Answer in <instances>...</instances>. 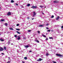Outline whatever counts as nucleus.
Instances as JSON below:
<instances>
[{
	"mask_svg": "<svg viewBox=\"0 0 63 63\" xmlns=\"http://www.w3.org/2000/svg\"><path fill=\"white\" fill-rule=\"evenodd\" d=\"M31 8L32 9H35V8H37V6H32Z\"/></svg>",
	"mask_w": 63,
	"mask_h": 63,
	"instance_id": "nucleus-1",
	"label": "nucleus"
},
{
	"mask_svg": "<svg viewBox=\"0 0 63 63\" xmlns=\"http://www.w3.org/2000/svg\"><path fill=\"white\" fill-rule=\"evenodd\" d=\"M56 55L57 56H59V57H62V55L60 54H57Z\"/></svg>",
	"mask_w": 63,
	"mask_h": 63,
	"instance_id": "nucleus-2",
	"label": "nucleus"
},
{
	"mask_svg": "<svg viewBox=\"0 0 63 63\" xmlns=\"http://www.w3.org/2000/svg\"><path fill=\"white\" fill-rule=\"evenodd\" d=\"M43 59L41 58H40L39 60H37V61H40L41 60H42Z\"/></svg>",
	"mask_w": 63,
	"mask_h": 63,
	"instance_id": "nucleus-3",
	"label": "nucleus"
},
{
	"mask_svg": "<svg viewBox=\"0 0 63 63\" xmlns=\"http://www.w3.org/2000/svg\"><path fill=\"white\" fill-rule=\"evenodd\" d=\"M11 15V12H9L7 14V15L8 16H10V15Z\"/></svg>",
	"mask_w": 63,
	"mask_h": 63,
	"instance_id": "nucleus-4",
	"label": "nucleus"
},
{
	"mask_svg": "<svg viewBox=\"0 0 63 63\" xmlns=\"http://www.w3.org/2000/svg\"><path fill=\"white\" fill-rule=\"evenodd\" d=\"M24 47H25V48H28L29 47V45H27V46H24Z\"/></svg>",
	"mask_w": 63,
	"mask_h": 63,
	"instance_id": "nucleus-5",
	"label": "nucleus"
},
{
	"mask_svg": "<svg viewBox=\"0 0 63 63\" xmlns=\"http://www.w3.org/2000/svg\"><path fill=\"white\" fill-rule=\"evenodd\" d=\"M36 15V12H33V16H35Z\"/></svg>",
	"mask_w": 63,
	"mask_h": 63,
	"instance_id": "nucleus-6",
	"label": "nucleus"
},
{
	"mask_svg": "<svg viewBox=\"0 0 63 63\" xmlns=\"http://www.w3.org/2000/svg\"><path fill=\"white\" fill-rule=\"evenodd\" d=\"M0 51H2V50H3V48L2 47H1L0 48Z\"/></svg>",
	"mask_w": 63,
	"mask_h": 63,
	"instance_id": "nucleus-7",
	"label": "nucleus"
},
{
	"mask_svg": "<svg viewBox=\"0 0 63 63\" xmlns=\"http://www.w3.org/2000/svg\"><path fill=\"white\" fill-rule=\"evenodd\" d=\"M53 2L54 3H57L58 2L57 1H53Z\"/></svg>",
	"mask_w": 63,
	"mask_h": 63,
	"instance_id": "nucleus-8",
	"label": "nucleus"
},
{
	"mask_svg": "<svg viewBox=\"0 0 63 63\" xmlns=\"http://www.w3.org/2000/svg\"><path fill=\"white\" fill-rule=\"evenodd\" d=\"M44 26V25H39V27H43V26Z\"/></svg>",
	"mask_w": 63,
	"mask_h": 63,
	"instance_id": "nucleus-9",
	"label": "nucleus"
},
{
	"mask_svg": "<svg viewBox=\"0 0 63 63\" xmlns=\"http://www.w3.org/2000/svg\"><path fill=\"white\" fill-rule=\"evenodd\" d=\"M30 6V4L29 3L27 5H26L27 7H29V6Z\"/></svg>",
	"mask_w": 63,
	"mask_h": 63,
	"instance_id": "nucleus-10",
	"label": "nucleus"
},
{
	"mask_svg": "<svg viewBox=\"0 0 63 63\" xmlns=\"http://www.w3.org/2000/svg\"><path fill=\"white\" fill-rule=\"evenodd\" d=\"M9 29L10 30H14V29L12 28H9Z\"/></svg>",
	"mask_w": 63,
	"mask_h": 63,
	"instance_id": "nucleus-11",
	"label": "nucleus"
},
{
	"mask_svg": "<svg viewBox=\"0 0 63 63\" xmlns=\"http://www.w3.org/2000/svg\"><path fill=\"white\" fill-rule=\"evenodd\" d=\"M24 59L25 60H27V57H24Z\"/></svg>",
	"mask_w": 63,
	"mask_h": 63,
	"instance_id": "nucleus-12",
	"label": "nucleus"
},
{
	"mask_svg": "<svg viewBox=\"0 0 63 63\" xmlns=\"http://www.w3.org/2000/svg\"><path fill=\"white\" fill-rule=\"evenodd\" d=\"M35 42H37V43H39V41L37 40H36L35 41Z\"/></svg>",
	"mask_w": 63,
	"mask_h": 63,
	"instance_id": "nucleus-13",
	"label": "nucleus"
},
{
	"mask_svg": "<svg viewBox=\"0 0 63 63\" xmlns=\"http://www.w3.org/2000/svg\"><path fill=\"white\" fill-rule=\"evenodd\" d=\"M16 32L17 33H18V34H20V33L19 32H18V31H17Z\"/></svg>",
	"mask_w": 63,
	"mask_h": 63,
	"instance_id": "nucleus-14",
	"label": "nucleus"
},
{
	"mask_svg": "<svg viewBox=\"0 0 63 63\" xmlns=\"http://www.w3.org/2000/svg\"><path fill=\"white\" fill-rule=\"evenodd\" d=\"M59 17L58 16L56 18L57 20H58L59 19Z\"/></svg>",
	"mask_w": 63,
	"mask_h": 63,
	"instance_id": "nucleus-15",
	"label": "nucleus"
},
{
	"mask_svg": "<svg viewBox=\"0 0 63 63\" xmlns=\"http://www.w3.org/2000/svg\"><path fill=\"white\" fill-rule=\"evenodd\" d=\"M5 21V20L4 19H1V21Z\"/></svg>",
	"mask_w": 63,
	"mask_h": 63,
	"instance_id": "nucleus-16",
	"label": "nucleus"
},
{
	"mask_svg": "<svg viewBox=\"0 0 63 63\" xmlns=\"http://www.w3.org/2000/svg\"><path fill=\"white\" fill-rule=\"evenodd\" d=\"M20 39V36L19 37H18V38H17V40H19V39Z\"/></svg>",
	"mask_w": 63,
	"mask_h": 63,
	"instance_id": "nucleus-17",
	"label": "nucleus"
},
{
	"mask_svg": "<svg viewBox=\"0 0 63 63\" xmlns=\"http://www.w3.org/2000/svg\"><path fill=\"white\" fill-rule=\"evenodd\" d=\"M48 55H49V54H48V53H46V55L47 56H48Z\"/></svg>",
	"mask_w": 63,
	"mask_h": 63,
	"instance_id": "nucleus-18",
	"label": "nucleus"
},
{
	"mask_svg": "<svg viewBox=\"0 0 63 63\" xmlns=\"http://www.w3.org/2000/svg\"><path fill=\"white\" fill-rule=\"evenodd\" d=\"M14 0H11V3H14Z\"/></svg>",
	"mask_w": 63,
	"mask_h": 63,
	"instance_id": "nucleus-19",
	"label": "nucleus"
},
{
	"mask_svg": "<svg viewBox=\"0 0 63 63\" xmlns=\"http://www.w3.org/2000/svg\"><path fill=\"white\" fill-rule=\"evenodd\" d=\"M16 30H18V31H19L20 30V29H16Z\"/></svg>",
	"mask_w": 63,
	"mask_h": 63,
	"instance_id": "nucleus-20",
	"label": "nucleus"
},
{
	"mask_svg": "<svg viewBox=\"0 0 63 63\" xmlns=\"http://www.w3.org/2000/svg\"><path fill=\"white\" fill-rule=\"evenodd\" d=\"M54 17V16L53 15H52V16L51 17V18H53Z\"/></svg>",
	"mask_w": 63,
	"mask_h": 63,
	"instance_id": "nucleus-21",
	"label": "nucleus"
},
{
	"mask_svg": "<svg viewBox=\"0 0 63 63\" xmlns=\"http://www.w3.org/2000/svg\"><path fill=\"white\" fill-rule=\"evenodd\" d=\"M4 49L6 50V47H4Z\"/></svg>",
	"mask_w": 63,
	"mask_h": 63,
	"instance_id": "nucleus-22",
	"label": "nucleus"
},
{
	"mask_svg": "<svg viewBox=\"0 0 63 63\" xmlns=\"http://www.w3.org/2000/svg\"><path fill=\"white\" fill-rule=\"evenodd\" d=\"M40 7L41 8H43V6H40Z\"/></svg>",
	"mask_w": 63,
	"mask_h": 63,
	"instance_id": "nucleus-23",
	"label": "nucleus"
},
{
	"mask_svg": "<svg viewBox=\"0 0 63 63\" xmlns=\"http://www.w3.org/2000/svg\"><path fill=\"white\" fill-rule=\"evenodd\" d=\"M50 32V30H47V32Z\"/></svg>",
	"mask_w": 63,
	"mask_h": 63,
	"instance_id": "nucleus-24",
	"label": "nucleus"
},
{
	"mask_svg": "<svg viewBox=\"0 0 63 63\" xmlns=\"http://www.w3.org/2000/svg\"><path fill=\"white\" fill-rule=\"evenodd\" d=\"M0 41H2V42H3V41H4V40L3 39H1Z\"/></svg>",
	"mask_w": 63,
	"mask_h": 63,
	"instance_id": "nucleus-25",
	"label": "nucleus"
},
{
	"mask_svg": "<svg viewBox=\"0 0 63 63\" xmlns=\"http://www.w3.org/2000/svg\"><path fill=\"white\" fill-rule=\"evenodd\" d=\"M37 32L38 33H39V34H40V32L39 31H38Z\"/></svg>",
	"mask_w": 63,
	"mask_h": 63,
	"instance_id": "nucleus-26",
	"label": "nucleus"
},
{
	"mask_svg": "<svg viewBox=\"0 0 63 63\" xmlns=\"http://www.w3.org/2000/svg\"><path fill=\"white\" fill-rule=\"evenodd\" d=\"M43 37H46V35H43Z\"/></svg>",
	"mask_w": 63,
	"mask_h": 63,
	"instance_id": "nucleus-27",
	"label": "nucleus"
},
{
	"mask_svg": "<svg viewBox=\"0 0 63 63\" xmlns=\"http://www.w3.org/2000/svg\"><path fill=\"white\" fill-rule=\"evenodd\" d=\"M52 62L53 63H56V62H54V61H53Z\"/></svg>",
	"mask_w": 63,
	"mask_h": 63,
	"instance_id": "nucleus-28",
	"label": "nucleus"
},
{
	"mask_svg": "<svg viewBox=\"0 0 63 63\" xmlns=\"http://www.w3.org/2000/svg\"><path fill=\"white\" fill-rule=\"evenodd\" d=\"M19 24H17L16 26H19Z\"/></svg>",
	"mask_w": 63,
	"mask_h": 63,
	"instance_id": "nucleus-29",
	"label": "nucleus"
},
{
	"mask_svg": "<svg viewBox=\"0 0 63 63\" xmlns=\"http://www.w3.org/2000/svg\"><path fill=\"white\" fill-rule=\"evenodd\" d=\"M28 31L29 32H30V31H31V30H29Z\"/></svg>",
	"mask_w": 63,
	"mask_h": 63,
	"instance_id": "nucleus-30",
	"label": "nucleus"
},
{
	"mask_svg": "<svg viewBox=\"0 0 63 63\" xmlns=\"http://www.w3.org/2000/svg\"><path fill=\"white\" fill-rule=\"evenodd\" d=\"M17 36H16V35H14V37H16Z\"/></svg>",
	"mask_w": 63,
	"mask_h": 63,
	"instance_id": "nucleus-31",
	"label": "nucleus"
},
{
	"mask_svg": "<svg viewBox=\"0 0 63 63\" xmlns=\"http://www.w3.org/2000/svg\"><path fill=\"white\" fill-rule=\"evenodd\" d=\"M6 26L8 25V24L7 23L5 24Z\"/></svg>",
	"mask_w": 63,
	"mask_h": 63,
	"instance_id": "nucleus-32",
	"label": "nucleus"
},
{
	"mask_svg": "<svg viewBox=\"0 0 63 63\" xmlns=\"http://www.w3.org/2000/svg\"><path fill=\"white\" fill-rule=\"evenodd\" d=\"M46 29H47V30H48V28L47 27L46 28Z\"/></svg>",
	"mask_w": 63,
	"mask_h": 63,
	"instance_id": "nucleus-33",
	"label": "nucleus"
},
{
	"mask_svg": "<svg viewBox=\"0 0 63 63\" xmlns=\"http://www.w3.org/2000/svg\"><path fill=\"white\" fill-rule=\"evenodd\" d=\"M16 6H18V4L17 3H16Z\"/></svg>",
	"mask_w": 63,
	"mask_h": 63,
	"instance_id": "nucleus-34",
	"label": "nucleus"
},
{
	"mask_svg": "<svg viewBox=\"0 0 63 63\" xmlns=\"http://www.w3.org/2000/svg\"><path fill=\"white\" fill-rule=\"evenodd\" d=\"M7 63H10V62L8 61Z\"/></svg>",
	"mask_w": 63,
	"mask_h": 63,
	"instance_id": "nucleus-35",
	"label": "nucleus"
},
{
	"mask_svg": "<svg viewBox=\"0 0 63 63\" xmlns=\"http://www.w3.org/2000/svg\"><path fill=\"white\" fill-rule=\"evenodd\" d=\"M49 39H52V37H49Z\"/></svg>",
	"mask_w": 63,
	"mask_h": 63,
	"instance_id": "nucleus-36",
	"label": "nucleus"
},
{
	"mask_svg": "<svg viewBox=\"0 0 63 63\" xmlns=\"http://www.w3.org/2000/svg\"><path fill=\"white\" fill-rule=\"evenodd\" d=\"M48 40V39H47V38L46 39V41H47Z\"/></svg>",
	"mask_w": 63,
	"mask_h": 63,
	"instance_id": "nucleus-37",
	"label": "nucleus"
},
{
	"mask_svg": "<svg viewBox=\"0 0 63 63\" xmlns=\"http://www.w3.org/2000/svg\"><path fill=\"white\" fill-rule=\"evenodd\" d=\"M61 28H63V26H62L61 27Z\"/></svg>",
	"mask_w": 63,
	"mask_h": 63,
	"instance_id": "nucleus-38",
	"label": "nucleus"
},
{
	"mask_svg": "<svg viewBox=\"0 0 63 63\" xmlns=\"http://www.w3.org/2000/svg\"><path fill=\"white\" fill-rule=\"evenodd\" d=\"M27 19H29V18L28 17L27 18Z\"/></svg>",
	"mask_w": 63,
	"mask_h": 63,
	"instance_id": "nucleus-39",
	"label": "nucleus"
},
{
	"mask_svg": "<svg viewBox=\"0 0 63 63\" xmlns=\"http://www.w3.org/2000/svg\"><path fill=\"white\" fill-rule=\"evenodd\" d=\"M31 51H32L31 50V51H29V52H31Z\"/></svg>",
	"mask_w": 63,
	"mask_h": 63,
	"instance_id": "nucleus-40",
	"label": "nucleus"
},
{
	"mask_svg": "<svg viewBox=\"0 0 63 63\" xmlns=\"http://www.w3.org/2000/svg\"><path fill=\"white\" fill-rule=\"evenodd\" d=\"M47 26L48 25V24H47Z\"/></svg>",
	"mask_w": 63,
	"mask_h": 63,
	"instance_id": "nucleus-41",
	"label": "nucleus"
},
{
	"mask_svg": "<svg viewBox=\"0 0 63 63\" xmlns=\"http://www.w3.org/2000/svg\"><path fill=\"white\" fill-rule=\"evenodd\" d=\"M34 19V18H32V20H33V19Z\"/></svg>",
	"mask_w": 63,
	"mask_h": 63,
	"instance_id": "nucleus-42",
	"label": "nucleus"
},
{
	"mask_svg": "<svg viewBox=\"0 0 63 63\" xmlns=\"http://www.w3.org/2000/svg\"><path fill=\"white\" fill-rule=\"evenodd\" d=\"M1 54H4V53H1Z\"/></svg>",
	"mask_w": 63,
	"mask_h": 63,
	"instance_id": "nucleus-43",
	"label": "nucleus"
},
{
	"mask_svg": "<svg viewBox=\"0 0 63 63\" xmlns=\"http://www.w3.org/2000/svg\"><path fill=\"white\" fill-rule=\"evenodd\" d=\"M24 39H25V37H24L23 38Z\"/></svg>",
	"mask_w": 63,
	"mask_h": 63,
	"instance_id": "nucleus-44",
	"label": "nucleus"
},
{
	"mask_svg": "<svg viewBox=\"0 0 63 63\" xmlns=\"http://www.w3.org/2000/svg\"><path fill=\"white\" fill-rule=\"evenodd\" d=\"M22 63H24V62H23Z\"/></svg>",
	"mask_w": 63,
	"mask_h": 63,
	"instance_id": "nucleus-45",
	"label": "nucleus"
},
{
	"mask_svg": "<svg viewBox=\"0 0 63 63\" xmlns=\"http://www.w3.org/2000/svg\"><path fill=\"white\" fill-rule=\"evenodd\" d=\"M42 14H43V15H44V13H42Z\"/></svg>",
	"mask_w": 63,
	"mask_h": 63,
	"instance_id": "nucleus-46",
	"label": "nucleus"
},
{
	"mask_svg": "<svg viewBox=\"0 0 63 63\" xmlns=\"http://www.w3.org/2000/svg\"><path fill=\"white\" fill-rule=\"evenodd\" d=\"M1 38H0V41H1Z\"/></svg>",
	"mask_w": 63,
	"mask_h": 63,
	"instance_id": "nucleus-47",
	"label": "nucleus"
},
{
	"mask_svg": "<svg viewBox=\"0 0 63 63\" xmlns=\"http://www.w3.org/2000/svg\"><path fill=\"white\" fill-rule=\"evenodd\" d=\"M8 58H9V59H10V57H9Z\"/></svg>",
	"mask_w": 63,
	"mask_h": 63,
	"instance_id": "nucleus-48",
	"label": "nucleus"
},
{
	"mask_svg": "<svg viewBox=\"0 0 63 63\" xmlns=\"http://www.w3.org/2000/svg\"><path fill=\"white\" fill-rule=\"evenodd\" d=\"M0 10H1V7H0Z\"/></svg>",
	"mask_w": 63,
	"mask_h": 63,
	"instance_id": "nucleus-49",
	"label": "nucleus"
},
{
	"mask_svg": "<svg viewBox=\"0 0 63 63\" xmlns=\"http://www.w3.org/2000/svg\"><path fill=\"white\" fill-rule=\"evenodd\" d=\"M11 45H13V44H11Z\"/></svg>",
	"mask_w": 63,
	"mask_h": 63,
	"instance_id": "nucleus-50",
	"label": "nucleus"
},
{
	"mask_svg": "<svg viewBox=\"0 0 63 63\" xmlns=\"http://www.w3.org/2000/svg\"><path fill=\"white\" fill-rule=\"evenodd\" d=\"M0 35H1V34H0Z\"/></svg>",
	"mask_w": 63,
	"mask_h": 63,
	"instance_id": "nucleus-51",
	"label": "nucleus"
},
{
	"mask_svg": "<svg viewBox=\"0 0 63 63\" xmlns=\"http://www.w3.org/2000/svg\"><path fill=\"white\" fill-rule=\"evenodd\" d=\"M45 8H46V7H45Z\"/></svg>",
	"mask_w": 63,
	"mask_h": 63,
	"instance_id": "nucleus-52",
	"label": "nucleus"
},
{
	"mask_svg": "<svg viewBox=\"0 0 63 63\" xmlns=\"http://www.w3.org/2000/svg\"><path fill=\"white\" fill-rule=\"evenodd\" d=\"M0 51H1L0 50Z\"/></svg>",
	"mask_w": 63,
	"mask_h": 63,
	"instance_id": "nucleus-53",
	"label": "nucleus"
}]
</instances>
